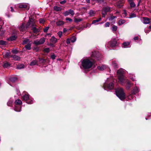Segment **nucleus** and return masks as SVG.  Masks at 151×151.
<instances>
[{
    "label": "nucleus",
    "mask_w": 151,
    "mask_h": 151,
    "mask_svg": "<svg viewBox=\"0 0 151 151\" xmlns=\"http://www.w3.org/2000/svg\"><path fill=\"white\" fill-rule=\"evenodd\" d=\"M82 66L86 69H89L93 65L92 60H90L88 59H84L81 61Z\"/></svg>",
    "instance_id": "obj_1"
},
{
    "label": "nucleus",
    "mask_w": 151,
    "mask_h": 151,
    "mask_svg": "<svg viewBox=\"0 0 151 151\" xmlns=\"http://www.w3.org/2000/svg\"><path fill=\"white\" fill-rule=\"evenodd\" d=\"M124 71L122 69H120L117 71V74L118 76L119 82L122 85L125 81L123 74Z\"/></svg>",
    "instance_id": "obj_2"
},
{
    "label": "nucleus",
    "mask_w": 151,
    "mask_h": 151,
    "mask_svg": "<svg viewBox=\"0 0 151 151\" xmlns=\"http://www.w3.org/2000/svg\"><path fill=\"white\" fill-rule=\"evenodd\" d=\"M116 94L117 96L121 100L124 99L125 98V93L122 88H117L116 91Z\"/></svg>",
    "instance_id": "obj_3"
},
{
    "label": "nucleus",
    "mask_w": 151,
    "mask_h": 151,
    "mask_svg": "<svg viewBox=\"0 0 151 151\" xmlns=\"http://www.w3.org/2000/svg\"><path fill=\"white\" fill-rule=\"evenodd\" d=\"M35 26V22L33 21V19H30L27 23V28L31 27L33 32L34 33H37L38 32V29L36 28Z\"/></svg>",
    "instance_id": "obj_4"
},
{
    "label": "nucleus",
    "mask_w": 151,
    "mask_h": 151,
    "mask_svg": "<svg viewBox=\"0 0 151 151\" xmlns=\"http://www.w3.org/2000/svg\"><path fill=\"white\" fill-rule=\"evenodd\" d=\"M22 104V101L19 99H18L16 100L15 102V106L14 108V110L17 112H19L21 110V107H20V109L19 110H18L17 109V106H20Z\"/></svg>",
    "instance_id": "obj_5"
},
{
    "label": "nucleus",
    "mask_w": 151,
    "mask_h": 151,
    "mask_svg": "<svg viewBox=\"0 0 151 151\" xmlns=\"http://www.w3.org/2000/svg\"><path fill=\"white\" fill-rule=\"evenodd\" d=\"M45 41V38H41L40 40H37L34 41L33 44L36 45H39L44 43Z\"/></svg>",
    "instance_id": "obj_6"
},
{
    "label": "nucleus",
    "mask_w": 151,
    "mask_h": 151,
    "mask_svg": "<svg viewBox=\"0 0 151 151\" xmlns=\"http://www.w3.org/2000/svg\"><path fill=\"white\" fill-rule=\"evenodd\" d=\"M104 88L105 90L108 89L109 90H111L114 88V85L113 83H111L109 84L105 83L104 85Z\"/></svg>",
    "instance_id": "obj_7"
},
{
    "label": "nucleus",
    "mask_w": 151,
    "mask_h": 151,
    "mask_svg": "<svg viewBox=\"0 0 151 151\" xmlns=\"http://www.w3.org/2000/svg\"><path fill=\"white\" fill-rule=\"evenodd\" d=\"M111 8L107 6L103 8L102 14L103 17H105L106 14L107 12H109L110 11Z\"/></svg>",
    "instance_id": "obj_8"
},
{
    "label": "nucleus",
    "mask_w": 151,
    "mask_h": 151,
    "mask_svg": "<svg viewBox=\"0 0 151 151\" xmlns=\"http://www.w3.org/2000/svg\"><path fill=\"white\" fill-rule=\"evenodd\" d=\"M142 21L145 24H148L150 22V19L147 17L143 18Z\"/></svg>",
    "instance_id": "obj_9"
},
{
    "label": "nucleus",
    "mask_w": 151,
    "mask_h": 151,
    "mask_svg": "<svg viewBox=\"0 0 151 151\" xmlns=\"http://www.w3.org/2000/svg\"><path fill=\"white\" fill-rule=\"evenodd\" d=\"M27 24L26 27H25L24 26V24L23 23L20 25V27H19V29L21 31L23 32L26 29L28 28H27Z\"/></svg>",
    "instance_id": "obj_10"
},
{
    "label": "nucleus",
    "mask_w": 151,
    "mask_h": 151,
    "mask_svg": "<svg viewBox=\"0 0 151 151\" xmlns=\"http://www.w3.org/2000/svg\"><path fill=\"white\" fill-rule=\"evenodd\" d=\"M139 91V89L137 86H135L132 91V93L133 94H135L138 93Z\"/></svg>",
    "instance_id": "obj_11"
},
{
    "label": "nucleus",
    "mask_w": 151,
    "mask_h": 151,
    "mask_svg": "<svg viewBox=\"0 0 151 151\" xmlns=\"http://www.w3.org/2000/svg\"><path fill=\"white\" fill-rule=\"evenodd\" d=\"M125 81H126V88L127 89H129V88H130V87L131 86V83H130L129 81L127 80H125V81H124V82H125ZM124 83L123 84H124Z\"/></svg>",
    "instance_id": "obj_12"
},
{
    "label": "nucleus",
    "mask_w": 151,
    "mask_h": 151,
    "mask_svg": "<svg viewBox=\"0 0 151 151\" xmlns=\"http://www.w3.org/2000/svg\"><path fill=\"white\" fill-rule=\"evenodd\" d=\"M130 44V42H124L122 44V47L123 48L127 47Z\"/></svg>",
    "instance_id": "obj_13"
},
{
    "label": "nucleus",
    "mask_w": 151,
    "mask_h": 151,
    "mask_svg": "<svg viewBox=\"0 0 151 151\" xmlns=\"http://www.w3.org/2000/svg\"><path fill=\"white\" fill-rule=\"evenodd\" d=\"M117 43L116 40H114L110 42V46L112 47H114L117 45Z\"/></svg>",
    "instance_id": "obj_14"
},
{
    "label": "nucleus",
    "mask_w": 151,
    "mask_h": 151,
    "mask_svg": "<svg viewBox=\"0 0 151 151\" xmlns=\"http://www.w3.org/2000/svg\"><path fill=\"white\" fill-rule=\"evenodd\" d=\"M56 24L58 26H62L64 24V22L62 21H59L56 22Z\"/></svg>",
    "instance_id": "obj_15"
},
{
    "label": "nucleus",
    "mask_w": 151,
    "mask_h": 151,
    "mask_svg": "<svg viewBox=\"0 0 151 151\" xmlns=\"http://www.w3.org/2000/svg\"><path fill=\"white\" fill-rule=\"evenodd\" d=\"M50 40L51 42L54 44L56 43L57 41V39L54 36L52 37Z\"/></svg>",
    "instance_id": "obj_16"
},
{
    "label": "nucleus",
    "mask_w": 151,
    "mask_h": 151,
    "mask_svg": "<svg viewBox=\"0 0 151 151\" xmlns=\"http://www.w3.org/2000/svg\"><path fill=\"white\" fill-rule=\"evenodd\" d=\"M27 6V4L26 3H21L19 4V7L21 8H26Z\"/></svg>",
    "instance_id": "obj_17"
},
{
    "label": "nucleus",
    "mask_w": 151,
    "mask_h": 151,
    "mask_svg": "<svg viewBox=\"0 0 151 151\" xmlns=\"http://www.w3.org/2000/svg\"><path fill=\"white\" fill-rule=\"evenodd\" d=\"M106 68V66L105 65H102L97 67V68L100 70H103Z\"/></svg>",
    "instance_id": "obj_18"
},
{
    "label": "nucleus",
    "mask_w": 151,
    "mask_h": 151,
    "mask_svg": "<svg viewBox=\"0 0 151 151\" xmlns=\"http://www.w3.org/2000/svg\"><path fill=\"white\" fill-rule=\"evenodd\" d=\"M123 2L122 1H120L116 3V6L118 8H120L122 6V4Z\"/></svg>",
    "instance_id": "obj_19"
},
{
    "label": "nucleus",
    "mask_w": 151,
    "mask_h": 151,
    "mask_svg": "<svg viewBox=\"0 0 151 151\" xmlns=\"http://www.w3.org/2000/svg\"><path fill=\"white\" fill-rule=\"evenodd\" d=\"M22 98L24 100L27 101L29 99V97L28 94H25L22 96Z\"/></svg>",
    "instance_id": "obj_20"
},
{
    "label": "nucleus",
    "mask_w": 151,
    "mask_h": 151,
    "mask_svg": "<svg viewBox=\"0 0 151 151\" xmlns=\"http://www.w3.org/2000/svg\"><path fill=\"white\" fill-rule=\"evenodd\" d=\"M17 38V37L15 35H13L10 37L9 38H8L7 40L9 41H13L16 40Z\"/></svg>",
    "instance_id": "obj_21"
},
{
    "label": "nucleus",
    "mask_w": 151,
    "mask_h": 151,
    "mask_svg": "<svg viewBox=\"0 0 151 151\" xmlns=\"http://www.w3.org/2000/svg\"><path fill=\"white\" fill-rule=\"evenodd\" d=\"M31 42H29V43L27 45H26L25 46V47L26 49L28 50H29L31 49Z\"/></svg>",
    "instance_id": "obj_22"
},
{
    "label": "nucleus",
    "mask_w": 151,
    "mask_h": 151,
    "mask_svg": "<svg viewBox=\"0 0 151 151\" xmlns=\"http://www.w3.org/2000/svg\"><path fill=\"white\" fill-rule=\"evenodd\" d=\"M118 27L116 25H113L111 27V30L113 32H115L117 30Z\"/></svg>",
    "instance_id": "obj_23"
},
{
    "label": "nucleus",
    "mask_w": 151,
    "mask_h": 151,
    "mask_svg": "<svg viewBox=\"0 0 151 151\" xmlns=\"http://www.w3.org/2000/svg\"><path fill=\"white\" fill-rule=\"evenodd\" d=\"M125 22V20L123 19H120L119 21L118 24L119 25H121L124 24Z\"/></svg>",
    "instance_id": "obj_24"
},
{
    "label": "nucleus",
    "mask_w": 151,
    "mask_h": 151,
    "mask_svg": "<svg viewBox=\"0 0 151 151\" xmlns=\"http://www.w3.org/2000/svg\"><path fill=\"white\" fill-rule=\"evenodd\" d=\"M14 60H20V58L19 56L16 55H14L12 57Z\"/></svg>",
    "instance_id": "obj_25"
},
{
    "label": "nucleus",
    "mask_w": 151,
    "mask_h": 151,
    "mask_svg": "<svg viewBox=\"0 0 151 151\" xmlns=\"http://www.w3.org/2000/svg\"><path fill=\"white\" fill-rule=\"evenodd\" d=\"M112 65L115 68H118L117 62L116 61H113L112 62Z\"/></svg>",
    "instance_id": "obj_26"
},
{
    "label": "nucleus",
    "mask_w": 151,
    "mask_h": 151,
    "mask_svg": "<svg viewBox=\"0 0 151 151\" xmlns=\"http://www.w3.org/2000/svg\"><path fill=\"white\" fill-rule=\"evenodd\" d=\"M9 80L12 82H14L17 80V78L15 77H12L10 78Z\"/></svg>",
    "instance_id": "obj_27"
},
{
    "label": "nucleus",
    "mask_w": 151,
    "mask_h": 151,
    "mask_svg": "<svg viewBox=\"0 0 151 151\" xmlns=\"http://www.w3.org/2000/svg\"><path fill=\"white\" fill-rule=\"evenodd\" d=\"M31 42L28 39H25L23 41V44H25L27 43H29V42Z\"/></svg>",
    "instance_id": "obj_28"
},
{
    "label": "nucleus",
    "mask_w": 151,
    "mask_h": 151,
    "mask_svg": "<svg viewBox=\"0 0 151 151\" xmlns=\"http://www.w3.org/2000/svg\"><path fill=\"white\" fill-rule=\"evenodd\" d=\"M136 17V14L134 13H131L129 15V17H128L129 18H132L135 17Z\"/></svg>",
    "instance_id": "obj_29"
},
{
    "label": "nucleus",
    "mask_w": 151,
    "mask_h": 151,
    "mask_svg": "<svg viewBox=\"0 0 151 151\" xmlns=\"http://www.w3.org/2000/svg\"><path fill=\"white\" fill-rule=\"evenodd\" d=\"M95 13V11L93 10H90L89 12V14L91 17H93L94 16Z\"/></svg>",
    "instance_id": "obj_30"
},
{
    "label": "nucleus",
    "mask_w": 151,
    "mask_h": 151,
    "mask_svg": "<svg viewBox=\"0 0 151 151\" xmlns=\"http://www.w3.org/2000/svg\"><path fill=\"white\" fill-rule=\"evenodd\" d=\"M76 37L75 36H73L71 38L70 40L72 42H74L76 41Z\"/></svg>",
    "instance_id": "obj_31"
},
{
    "label": "nucleus",
    "mask_w": 151,
    "mask_h": 151,
    "mask_svg": "<svg viewBox=\"0 0 151 151\" xmlns=\"http://www.w3.org/2000/svg\"><path fill=\"white\" fill-rule=\"evenodd\" d=\"M24 68V65L23 64H21L18 65L17 66V68L18 69H20Z\"/></svg>",
    "instance_id": "obj_32"
},
{
    "label": "nucleus",
    "mask_w": 151,
    "mask_h": 151,
    "mask_svg": "<svg viewBox=\"0 0 151 151\" xmlns=\"http://www.w3.org/2000/svg\"><path fill=\"white\" fill-rule=\"evenodd\" d=\"M10 66V64L8 62L4 63L3 64V66L4 68H7Z\"/></svg>",
    "instance_id": "obj_33"
},
{
    "label": "nucleus",
    "mask_w": 151,
    "mask_h": 151,
    "mask_svg": "<svg viewBox=\"0 0 151 151\" xmlns=\"http://www.w3.org/2000/svg\"><path fill=\"white\" fill-rule=\"evenodd\" d=\"M37 63V61L36 60H34L32 61L30 64V65H35Z\"/></svg>",
    "instance_id": "obj_34"
},
{
    "label": "nucleus",
    "mask_w": 151,
    "mask_h": 151,
    "mask_svg": "<svg viewBox=\"0 0 151 151\" xmlns=\"http://www.w3.org/2000/svg\"><path fill=\"white\" fill-rule=\"evenodd\" d=\"M68 12H69V14H70L72 16H73L75 14L74 11L72 9L68 10Z\"/></svg>",
    "instance_id": "obj_35"
},
{
    "label": "nucleus",
    "mask_w": 151,
    "mask_h": 151,
    "mask_svg": "<svg viewBox=\"0 0 151 151\" xmlns=\"http://www.w3.org/2000/svg\"><path fill=\"white\" fill-rule=\"evenodd\" d=\"M10 54V52H7L4 55V57L6 58H8Z\"/></svg>",
    "instance_id": "obj_36"
},
{
    "label": "nucleus",
    "mask_w": 151,
    "mask_h": 151,
    "mask_svg": "<svg viewBox=\"0 0 151 151\" xmlns=\"http://www.w3.org/2000/svg\"><path fill=\"white\" fill-rule=\"evenodd\" d=\"M29 100L27 101V103L29 104H33V99L31 98H30V99L29 98Z\"/></svg>",
    "instance_id": "obj_37"
},
{
    "label": "nucleus",
    "mask_w": 151,
    "mask_h": 151,
    "mask_svg": "<svg viewBox=\"0 0 151 151\" xmlns=\"http://www.w3.org/2000/svg\"><path fill=\"white\" fill-rule=\"evenodd\" d=\"M54 9L55 10L57 11H60L61 10V8L60 7H58L57 6H54Z\"/></svg>",
    "instance_id": "obj_38"
},
{
    "label": "nucleus",
    "mask_w": 151,
    "mask_h": 151,
    "mask_svg": "<svg viewBox=\"0 0 151 151\" xmlns=\"http://www.w3.org/2000/svg\"><path fill=\"white\" fill-rule=\"evenodd\" d=\"M82 20V19L80 18H75L74 21L76 22H78Z\"/></svg>",
    "instance_id": "obj_39"
},
{
    "label": "nucleus",
    "mask_w": 151,
    "mask_h": 151,
    "mask_svg": "<svg viewBox=\"0 0 151 151\" xmlns=\"http://www.w3.org/2000/svg\"><path fill=\"white\" fill-rule=\"evenodd\" d=\"M13 101L11 100H9L7 103V104L8 106H10L12 105Z\"/></svg>",
    "instance_id": "obj_40"
},
{
    "label": "nucleus",
    "mask_w": 151,
    "mask_h": 151,
    "mask_svg": "<svg viewBox=\"0 0 151 151\" xmlns=\"http://www.w3.org/2000/svg\"><path fill=\"white\" fill-rule=\"evenodd\" d=\"M64 15L65 16H66L69 14V12H68V11L65 12L63 13Z\"/></svg>",
    "instance_id": "obj_41"
},
{
    "label": "nucleus",
    "mask_w": 151,
    "mask_h": 151,
    "mask_svg": "<svg viewBox=\"0 0 151 151\" xmlns=\"http://www.w3.org/2000/svg\"><path fill=\"white\" fill-rule=\"evenodd\" d=\"M1 29L0 27V37L4 33V31L3 30H1Z\"/></svg>",
    "instance_id": "obj_42"
},
{
    "label": "nucleus",
    "mask_w": 151,
    "mask_h": 151,
    "mask_svg": "<svg viewBox=\"0 0 151 151\" xmlns=\"http://www.w3.org/2000/svg\"><path fill=\"white\" fill-rule=\"evenodd\" d=\"M130 6L132 7H134L135 6V4L133 2H131V3H130Z\"/></svg>",
    "instance_id": "obj_43"
},
{
    "label": "nucleus",
    "mask_w": 151,
    "mask_h": 151,
    "mask_svg": "<svg viewBox=\"0 0 151 151\" xmlns=\"http://www.w3.org/2000/svg\"><path fill=\"white\" fill-rule=\"evenodd\" d=\"M116 18V17L114 16H111L109 18V20H112L114 19L115 18Z\"/></svg>",
    "instance_id": "obj_44"
},
{
    "label": "nucleus",
    "mask_w": 151,
    "mask_h": 151,
    "mask_svg": "<svg viewBox=\"0 0 151 151\" xmlns=\"http://www.w3.org/2000/svg\"><path fill=\"white\" fill-rule=\"evenodd\" d=\"M58 35L60 37H61L62 35V32L61 31H59L58 33Z\"/></svg>",
    "instance_id": "obj_45"
},
{
    "label": "nucleus",
    "mask_w": 151,
    "mask_h": 151,
    "mask_svg": "<svg viewBox=\"0 0 151 151\" xmlns=\"http://www.w3.org/2000/svg\"><path fill=\"white\" fill-rule=\"evenodd\" d=\"M49 27H46V28H45V29H44L43 31L45 32H47V31L48 29H49Z\"/></svg>",
    "instance_id": "obj_46"
},
{
    "label": "nucleus",
    "mask_w": 151,
    "mask_h": 151,
    "mask_svg": "<svg viewBox=\"0 0 151 151\" xmlns=\"http://www.w3.org/2000/svg\"><path fill=\"white\" fill-rule=\"evenodd\" d=\"M123 15V16L124 17H125L127 15V12H126V11L125 10H124V12H123V14H122Z\"/></svg>",
    "instance_id": "obj_47"
},
{
    "label": "nucleus",
    "mask_w": 151,
    "mask_h": 151,
    "mask_svg": "<svg viewBox=\"0 0 151 151\" xmlns=\"http://www.w3.org/2000/svg\"><path fill=\"white\" fill-rule=\"evenodd\" d=\"M110 23L109 22H107L105 24V27H108L109 26Z\"/></svg>",
    "instance_id": "obj_48"
},
{
    "label": "nucleus",
    "mask_w": 151,
    "mask_h": 151,
    "mask_svg": "<svg viewBox=\"0 0 151 151\" xmlns=\"http://www.w3.org/2000/svg\"><path fill=\"white\" fill-rule=\"evenodd\" d=\"M50 50V49L49 48H46L44 49V51L45 52H49Z\"/></svg>",
    "instance_id": "obj_49"
},
{
    "label": "nucleus",
    "mask_w": 151,
    "mask_h": 151,
    "mask_svg": "<svg viewBox=\"0 0 151 151\" xmlns=\"http://www.w3.org/2000/svg\"><path fill=\"white\" fill-rule=\"evenodd\" d=\"M45 20L42 19H40L39 20V22L40 23H43L44 22Z\"/></svg>",
    "instance_id": "obj_50"
},
{
    "label": "nucleus",
    "mask_w": 151,
    "mask_h": 151,
    "mask_svg": "<svg viewBox=\"0 0 151 151\" xmlns=\"http://www.w3.org/2000/svg\"><path fill=\"white\" fill-rule=\"evenodd\" d=\"M12 52L16 54L17 53V51L16 50H12Z\"/></svg>",
    "instance_id": "obj_51"
},
{
    "label": "nucleus",
    "mask_w": 151,
    "mask_h": 151,
    "mask_svg": "<svg viewBox=\"0 0 151 151\" xmlns=\"http://www.w3.org/2000/svg\"><path fill=\"white\" fill-rule=\"evenodd\" d=\"M6 42H4L3 41H0V44L3 45L5 44Z\"/></svg>",
    "instance_id": "obj_52"
},
{
    "label": "nucleus",
    "mask_w": 151,
    "mask_h": 151,
    "mask_svg": "<svg viewBox=\"0 0 151 151\" xmlns=\"http://www.w3.org/2000/svg\"><path fill=\"white\" fill-rule=\"evenodd\" d=\"M55 57H56V56L55 55H52L51 56V58L53 60L55 59Z\"/></svg>",
    "instance_id": "obj_53"
},
{
    "label": "nucleus",
    "mask_w": 151,
    "mask_h": 151,
    "mask_svg": "<svg viewBox=\"0 0 151 151\" xmlns=\"http://www.w3.org/2000/svg\"><path fill=\"white\" fill-rule=\"evenodd\" d=\"M66 20V21H69L70 22H71L72 21V20L71 19H70V18L67 17L65 19Z\"/></svg>",
    "instance_id": "obj_54"
},
{
    "label": "nucleus",
    "mask_w": 151,
    "mask_h": 151,
    "mask_svg": "<svg viewBox=\"0 0 151 151\" xmlns=\"http://www.w3.org/2000/svg\"><path fill=\"white\" fill-rule=\"evenodd\" d=\"M98 22V21L97 20H93L92 23V24H94L95 23Z\"/></svg>",
    "instance_id": "obj_55"
},
{
    "label": "nucleus",
    "mask_w": 151,
    "mask_h": 151,
    "mask_svg": "<svg viewBox=\"0 0 151 151\" xmlns=\"http://www.w3.org/2000/svg\"><path fill=\"white\" fill-rule=\"evenodd\" d=\"M66 2V1L65 0H64L61 1L60 3L61 4H63L65 3Z\"/></svg>",
    "instance_id": "obj_56"
},
{
    "label": "nucleus",
    "mask_w": 151,
    "mask_h": 151,
    "mask_svg": "<svg viewBox=\"0 0 151 151\" xmlns=\"http://www.w3.org/2000/svg\"><path fill=\"white\" fill-rule=\"evenodd\" d=\"M66 43L67 44H69L70 43V40L69 39H68L66 40Z\"/></svg>",
    "instance_id": "obj_57"
},
{
    "label": "nucleus",
    "mask_w": 151,
    "mask_h": 151,
    "mask_svg": "<svg viewBox=\"0 0 151 151\" xmlns=\"http://www.w3.org/2000/svg\"><path fill=\"white\" fill-rule=\"evenodd\" d=\"M85 9V10H86V8H85V7H82V8H80L79 9V10L80 11H81V10H82L83 9Z\"/></svg>",
    "instance_id": "obj_58"
},
{
    "label": "nucleus",
    "mask_w": 151,
    "mask_h": 151,
    "mask_svg": "<svg viewBox=\"0 0 151 151\" xmlns=\"http://www.w3.org/2000/svg\"><path fill=\"white\" fill-rule=\"evenodd\" d=\"M138 37L137 36L135 37H134V39L135 40H138Z\"/></svg>",
    "instance_id": "obj_59"
},
{
    "label": "nucleus",
    "mask_w": 151,
    "mask_h": 151,
    "mask_svg": "<svg viewBox=\"0 0 151 151\" xmlns=\"http://www.w3.org/2000/svg\"><path fill=\"white\" fill-rule=\"evenodd\" d=\"M150 30H147L146 29H145V32L146 33H148L150 31Z\"/></svg>",
    "instance_id": "obj_60"
},
{
    "label": "nucleus",
    "mask_w": 151,
    "mask_h": 151,
    "mask_svg": "<svg viewBox=\"0 0 151 151\" xmlns=\"http://www.w3.org/2000/svg\"><path fill=\"white\" fill-rule=\"evenodd\" d=\"M10 8L11 9V11L12 12H14V10L13 8L12 7H10Z\"/></svg>",
    "instance_id": "obj_61"
},
{
    "label": "nucleus",
    "mask_w": 151,
    "mask_h": 151,
    "mask_svg": "<svg viewBox=\"0 0 151 151\" xmlns=\"http://www.w3.org/2000/svg\"><path fill=\"white\" fill-rule=\"evenodd\" d=\"M95 52H93V53H93V54H92V55H91V56L92 57H95V55H94V54H95Z\"/></svg>",
    "instance_id": "obj_62"
},
{
    "label": "nucleus",
    "mask_w": 151,
    "mask_h": 151,
    "mask_svg": "<svg viewBox=\"0 0 151 151\" xmlns=\"http://www.w3.org/2000/svg\"><path fill=\"white\" fill-rule=\"evenodd\" d=\"M130 79L133 81H135V78L132 77V78H131Z\"/></svg>",
    "instance_id": "obj_63"
},
{
    "label": "nucleus",
    "mask_w": 151,
    "mask_h": 151,
    "mask_svg": "<svg viewBox=\"0 0 151 151\" xmlns=\"http://www.w3.org/2000/svg\"><path fill=\"white\" fill-rule=\"evenodd\" d=\"M128 1L129 3V4L131 3V2H133L132 0H128Z\"/></svg>",
    "instance_id": "obj_64"
}]
</instances>
